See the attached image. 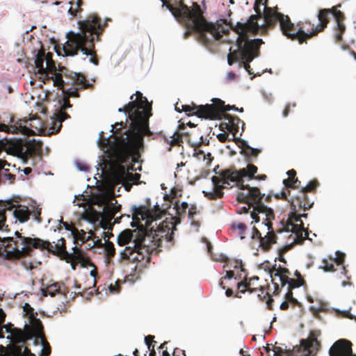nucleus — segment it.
<instances>
[{
	"instance_id": "1",
	"label": "nucleus",
	"mask_w": 356,
	"mask_h": 356,
	"mask_svg": "<svg viewBox=\"0 0 356 356\" xmlns=\"http://www.w3.org/2000/svg\"><path fill=\"white\" fill-rule=\"evenodd\" d=\"M161 1L163 2V6H165L187 29L184 33L185 39L188 38L192 33H195L197 34V40L208 47L211 45L212 39L219 40L222 37V34H227L229 32V30L224 29L222 24L219 22H207L197 3H195L191 10L184 3L183 0Z\"/></svg>"
},
{
	"instance_id": "2",
	"label": "nucleus",
	"mask_w": 356,
	"mask_h": 356,
	"mask_svg": "<svg viewBox=\"0 0 356 356\" xmlns=\"http://www.w3.org/2000/svg\"><path fill=\"white\" fill-rule=\"evenodd\" d=\"M157 220H152L147 223V227L140 225L138 236L135 239L134 248L126 247L121 252L122 259L132 262H138L145 266L150 262L151 253L160 245L161 238H165L167 241L173 239V232L170 224L167 222L157 224Z\"/></svg>"
},
{
	"instance_id": "3",
	"label": "nucleus",
	"mask_w": 356,
	"mask_h": 356,
	"mask_svg": "<svg viewBox=\"0 0 356 356\" xmlns=\"http://www.w3.org/2000/svg\"><path fill=\"white\" fill-rule=\"evenodd\" d=\"M144 148V139L141 144H136L125 136L118 138V143L112 151H109L108 157L112 163V177L116 184H124V181L134 184H139L140 175L132 173L135 171L134 163L138 162L140 156V151Z\"/></svg>"
},
{
	"instance_id": "4",
	"label": "nucleus",
	"mask_w": 356,
	"mask_h": 356,
	"mask_svg": "<svg viewBox=\"0 0 356 356\" xmlns=\"http://www.w3.org/2000/svg\"><path fill=\"white\" fill-rule=\"evenodd\" d=\"M80 33H69L68 40L63 46L65 56H74L79 51L86 56H90V62L95 65L99 64V59L95 51V37L99 39L102 33L105 24L102 23L101 18L97 14H91L84 20L78 22Z\"/></svg>"
},
{
	"instance_id": "5",
	"label": "nucleus",
	"mask_w": 356,
	"mask_h": 356,
	"mask_svg": "<svg viewBox=\"0 0 356 356\" xmlns=\"http://www.w3.org/2000/svg\"><path fill=\"white\" fill-rule=\"evenodd\" d=\"M134 95L131 96V102H129V106L134 108V112L131 114L133 118H131L132 123L130 129L126 131L124 136L127 141H129V138L134 144L136 143L141 144V140L145 136L152 134L149 128V118L152 115V105L140 91L136 92L135 100H133Z\"/></svg>"
},
{
	"instance_id": "6",
	"label": "nucleus",
	"mask_w": 356,
	"mask_h": 356,
	"mask_svg": "<svg viewBox=\"0 0 356 356\" xmlns=\"http://www.w3.org/2000/svg\"><path fill=\"white\" fill-rule=\"evenodd\" d=\"M15 236L19 239L14 240L13 237L0 238V257L8 260H18L29 256L33 248H45L51 246L50 242L39 238L22 236L18 232Z\"/></svg>"
},
{
	"instance_id": "7",
	"label": "nucleus",
	"mask_w": 356,
	"mask_h": 356,
	"mask_svg": "<svg viewBox=\"0 0 356 356\" xmlns=\"http://www.w3.org/2000/svg\"><path fill=\"white\" fill-rule=\"evenodd\" d=\"M277 8H266L264 11V19L265 23L261 25V35H266L268 29H274L279 22L280 29L282 34L288 39L298 40L299 44H302L307 40V33L304 27L296 29L294 24L288 15L279 13Z\"/></svg>"
},
{
	"instance_id": "8",
	"label": "nucleus",
	"mask_w": 356,
	"mask_h": 356,
	"mask_svg": "<svg viewBox=\"0 0 356 356\" xmlns=\"http://www.w3.org/2000/svg\"><path fill=\"white\" fill-rule=\"evenodd\" d=\"M244 170H237L235 168L221 170L218 176L212 177L213 191L204 192L205 197L210 200L220 199L223 197L224 188L236 186L241 189V186L244 185Z\"/></svg>"
},
{
	"instance_id": "9",
	"label": "nucleus",
	"mask_w": 356,
	"mask_h": 356,
	"mask_svg": "<svg viewBox=\"0 0 356 356\" xmlns=\"http://www.w3.org/2000/svg\"><path fill=\"white\" fill-rule=\"evenodd\" d=\"M42 143L33 139H5L2 141L0 147L8 154L17 156L24 162L29 159L40 156L42 152Z\"/></svg>"
},
{
	"instance_id": "10",
	"label": "nucleus",
	"mask_w": 356,
	"mask_h": 356,
	"mask_svg": "<svg viewBox=\"0 0 356 356\" xmlns=\"http://www.w3.org/2000/svg\"><path fill=\"white\" fill-rule=\"evenodd\" d=\"M53 54L51 53H47L46 56V65L44 67L45 72L44 74L46 76L49 73L53 76L51 79L54 81V85L57 87H63L64 81L63 76H65L66 78H70L73 85L80 86L81 89H88L92 87V84L89 83L86 76L80 73L70 72L65 67L59 68V72H56V67L54 61L52 59Z\"/></svg>"
},
{
	"instance_id": "11",
	"label": "nucleus",
	"mask_w": 356,
	"mask_h": 356,
	"mask_svg": "<svg viewBox=\"0 0 356 356\" xmlns=\"http://www.w3.org/2000/svg\"><path fill=\"white\" fill-rule=\"evenodd\" d=\"M262 39L249 40L243 36H238L236 38L237 48L241 49V59L243 67L249 74H253L250 63L259 55L261 44H264Z\"/></svg>"
},
{
	"instance_id": "12",
	"label": "nucleus",
	"mask_w": 356,
	"mask_h": 356,
	"mask_svg": "<svg viewBox=\"0 0 356 356\" xmlns=\"http://www.w3.org/2000/svg\"><path fill=\"white\" fill-rule=\"evenodd\" d=\"M320 346L316 338L310 337L307 339H302L300 345L294 346L292 350L274 346L273 351L274 356H315Z\"/></svg>"
},
{
	"instance_id": "13",
	"label": "nucleus",
	"mask_w": 356,
	"mask_h": 356,
	"mask_svg": "<svg viewBox=\"0 0 356 356\" xmlns=\"http://www.w3.org/2000/svg\"><path fill=\"white\" fill-rule=\"evenodd\" d=\"M213 104L197 105L194 102L191 104H181V110L188 115H195L200 118L214 120H217L221 111L222 102L220 99H213Z\"/></svg>"
},
{
	"instance_id": "14",
	"label": "nucleus",
	"mask_w": 356,
	"mask_h": 356,
	"mask_svg": "<svg viewBox=\"0 0 356 356\" xmlns=\"http://www.w3.org/2000/svg\"><path fill=\"white\" fill-rule=\"evenodd\" d=\"M261 6L254 2V10L256 15H250L245 22H237L235 26H232V29L238 35V36L248 38V33L253 35L259 33L261 34V25L260 26L258 23L259 19L264 18V13L261 12Z\"/></svg>"
},
{
	"instance_id": "15",
	"label": "nucleus",
	"mask_w": 356,
	"mask_h": 356,
	"mask_svg": "<svg viewBox=\"0 0 356 356\" xmlns=\"http://www.w3.org/2000/svg\"><path fill=\"white\" fill-rule=\"evenodd\" d=\"M241 191L237 193L236 200L246 204L249 207H252L261 204V200L264 195H262L260 190L257 187H250L249 185L241 186Z\"/></svg>"
},
{
	"instance_id": "16",
	"label": "nucleus",
	"mask_w": 356,
	"mask_h": 356,
	"mask_svg": "<svg viewBox=\"0 0 356 356\" xmlns=\"http://www.w3.org/2000/svg\"><path fill=\"white\" fill-rule=\"evenodd\" d=\"M319 182L317 179H314L310 181L308 184L305 186H302L300 191L298 192V194L293 197L295 198V202H293L297 206L300 207H303L304 211H307L312 207L314 204L313 201H310L307 196V193H316V188L318 186Z\"/></svg>"
},
{
	"instance_id": "17",
	"label": "nucleus",
	"mask_w": 356,
	"mask_h": 356,
	"mask_svg": "<svg viewBox=\"0 0 356 356\" xmlns=\"http://www.w3.org/2000/svg\"><path fill=\"white\" fill-rule=\"evenodd\" d=\"M126 122H128V120H126ZM126 126H127V122H115L114 125H112V129L111 131L113 132V134L115 135V141L111 140V136H109L108 138H105L104 136V132L102 131L99 134V138L98 140L99 146L101 147L102 148L108 147V151H112L115 148V147L118 143V138L119 137L125 136L126 131H127V129L124 133H122L121 130L122 129L125 128ZM129 127H131V125L129 126ZM130 128H129L128 130Z\"/></svg>"
},
{
	"instance_id": "18",
	"label": "nucleus",
	"mask_w": 356,
	"mask_h": 356,
	"mask_svg": "<svg viewBox=\"0 0 356 356\" xmlns=\"http://www.w3.org/2000/svg\"><path fill=\"white\" fill-rule=\"evenodd\" d=\"M251 217L256 222L262 220V223L268 227L272 229V220L275 218L273 210L267 207L263 203L254 207L251 211Z\"/></svg>"
},
{
	"instance_id": "19",
	"label": "nucleus",
	"mask_w": 356,
	"mask_h": 356,
	"mask_svg": "<svg viewBox=\"0 0 356 356\" xmlns=\"http://www.w3.org/2000/svg\"><path fill=\"white\" fill-rule=\"evenodd\" d=\"M11 124L10 125L6 124H0V131H5L6 133L11 134H21L24 136H33L35 135V131L31 129H29L25 124L27 121L26 120H19L16 122L14 123V120L11 118Z\"/></svg>"
},
{
	"instance_id": "20",
	"label": "nucleus",
	"mask_w": 356,
	"mask_h": 356,
	"mask_svg": "<svg viewBox=\"0 0 356 356\" xmlns=\"http://www.w3.org/2000/svg\"><path fill=\"white\" fill-rule=\"evenodd\" d=\"M330 356H356L353 353L352 343L344 339L336 341L329 350Z\"/></svg>"
},
{
	"instance_id": "21",
	"label": "nucleus",
	"mask_w": 356,
	"mask_h": 356,
	"mask_svg": "<svg viewBox=\"0 0 356 356\" xmlns=\"http://www.w3.org/2000/svg\"><path fill=\"white\" fill-rule=\"evenodd\" d=\"M270 274L271 277V281L274 286V294L279 293L278 282H276V277H279V282H280L281 287H284L286 285V282L289 281V275L291 274L289 270L286 268H282L279 266L277 268L273 266L270 270Z\"/></svg>"
},
{
	"instance_id": "22",
	"label": "nucleus",
	"mask_w": 356,
	"mask_h": 356,
	"mask_svg": "<svg viewBox=\"0 0 356 356\" xmlns=\"http://www.w3.org/2000/svg\"><path fill=\"white\" fill-rule=\"evenodd\" d=\"M331 14V10L329 8L321 9L318 14V19L319 24L312 27V31L307 33V39H310L314 35H316L318 33L323 31L327 26L330 20L328 15Z\"/></svg>"
},
{
	"instance_id": "23",
	"label": "nucleus",
	"mask_w": 356,
	"mask_h": 356,
	"mask_svg": "<svg viewBox=\"0 0 356 356\" xmlns=\"http://www.w3.org/2000/svg\"><path fill=\"white\" fill-rule=\"evenodd\" d=\"M131 210L133 211L132 213V219L134 222L131 223L132 226H134V223H139L140 220H145V225L144 227H147V223L150 222L152 220H154L149 210L145 206H132Z\"/></svg>"
},
{
	"instance_id": "24",
	"label": "nucleus",
	"mask_w": 356,
	"mask_h": 356,
	"mask_svg": "<svg viewBox=\"0 0 356 356\" xmlns=\"http://www.w3.org/2000/svg\"><path fill=\"white\" fill-rule=\"evenodd\" d=\"M268 232L264 236H261L259 241V247L264 252H268L273 244L277 243V236L272 227V229H268Z\"/></svg>"
},
{
	"instance_id": "25",
	"label": "nucleus",
	"mask_w": 356,
	"mask_h": 356,
	"mask_svg": "<svg viewBox=\"0 0 356 356\" xmlns=\"http://www.w3.org/2000/svg\"><path fill=\"white\" fill-rule=\"evenodd\" d=\"M140 225L138 226V230H131V229H125L123 232H122L119 236H118V244L120 246L125 245L127 244H129L131 241L133 240V244L135 245V239L138 236V232H139ZM131 248H134L130 246Z\"/></svg>"
},
{
	"instance_id": "26",
	"label": "nucleus",
	"mask_w": 356,
	"mask_h": 356,
	"mask_svg": "<svg viewBox=\"0 0 356 356\" xmlns=\"http://www.w3.org/2000/svg\"><path fill=\"white\" fill-rule=\"evenodd\" d=\"M12 213L16 220H18L21 223L28 221L30 218L31 212L28 207L23 205L15 206L12 203Z\"/></svg>"
},
{
	"instance_id": "27",
	"label": "nucleus",
	"mask_w": 356,
	"mask_h": 356,
	"mask_svg": "<svg viewBox=\"0 0 356 356\" xmlns=\"http://www.w3.org/2000/svg\"><path fill=\"white\" fill-rule=\"evenodd\" d=\"M67 293L68 291L65 289H62L60 284L58 282H54L48 285L46 288L42 289V294L43 296H47L49 295L51 297H54L56 293H60L66 296Z\"/></svg>"
},
{
	"instance_id": "28",
	"label": "nucleus",
	"mask_w": 356,
	"mask_h": 356,
	"mask_svg": "<svg viewBox=\"0 0 356 356\" xmlns=\"http://www.w3.org/2000/svg\"><path fill=\"white\" fill-rule=\"evenodd\" d=\"M200 140L201 141L198 143V146L194 149V156H196L197 159L202 160L203 161H204L206 165H209L211 161H213V157L211 156V154L210 152L205 154L203 150L200 149L199 147L204 143L202 136H201Z\"/></svg>"
},
{
	"instance_id": "29",
	"label": "nucleus",
	"mask_w": 356,
	"mask_h": 356,
	"mask_svg": "<svg viewBox=\"0 0 356 356\" xmlns=\"http://www.w3.org/2000/svg\"><path fill=\"white\" fill-rule=\"evenodd\" d=\"M293 202H295V198L291 197V211L289 214V220L291 222H300V227H303V222H302V220H301V216H300V214L298 213V210L301 209H303V207H300L299 206H298V205L296 206V204H295V206H293V204H294Z\"/></svg>"
},
{
	"instance_id": "30",
	"label": "nucleus",
	"mask_w": 356,
	"mask_h": 356,
	"mask_svg": "<svg viewBox=\"0 0 356 356\" xmlns=\"http://www.w3.org/2000/svg\"><path fill=\"white\" fill-rule=\"evenodd\" d=\"M69 118H70V116L65 112V110L59 108V110L56 111L54 113L53 122L54 126H57L56 133H58L62 127V122Z\"/></svg>"
},
{
	"instance_id": "31",
	"label": "nucleus",
	"mask_w": 356,
	"mask_h": 356,
	"mask_svg": "<svg viewBox=\"0 0 356 356\" xmlns=\"http://www.w3.org/2000/svg\"><path fill=\"white\" fill-rule=\"evenodd\" d=\"M225 120L228 121V124H229V132L232 133L233 137H235V134L238 131L239 123L241 122V119L238 116H233L230 114L224 115Z\"/></svg>"
},
{
	"instance_id": "32",
	"label": "nucleus",
	"mask_w": 356,
	"mask_h": 356,
	"mask_svg": "<svg viewBox=\"0 0 356 356\" xmlns=\"http://www.w3.org/2000/svg\"><path fill=\"white\" fill-rule=\"evenodd\" d=\"M51 246L45 248H40V250H47L49 252H51L54 255H60L63 250L66 249L65 247V239L60 238L58 240L57 243L53 245L50 243Z\"/></svg>"
},
{
	"instance_id": "33",
	"label": "nucleus",
	"mask_w": 356,
	"mask_h": 356,
	"mask_svg": "<svg viewBox=\"0 0 356 356\" xmlns=\"http://www.w3.org/2000/svg\"><path fill=\"white\" fill-rule=\"evenodd\" d=\"M293 229H295L296 237L293 242L296 244H302L305 239L309 238L308 230H303V227H298V225H293Z\"/></svg>"
},
{
	"instance_id": "34",
	"label": "nucleus",
	"mask_w": 356,
	"mask_h": 356,
	"mask_svg": "<svg viewBox=\"0 0 356 356\" xmlns=\"http://www.w3.org/2000/svg\"><path fill=\"white\" fill-rule=\"evenodd\" d=\"M47 54L44 52L43 49L39 50L36 54V58L35 60V65L38 69V73L40 74H44L45 72V69L44 67L43 63L44 60H46Z\"/></svg>"
},
{
	"instance_id": "35",
	"label": "nucleus",
	"mask_w": 356,
	"mask_h": 356,
	"mask_svg": "<svg viewBox=\"0 0 356 356\" xmlns=\"http://www.w3.org/2000/svg\"><path fill=\"white\" fill-rule=\"evenodd\" d=\"M88 234L90 235L86 237V232L84 230H79L77 228H74L72 230V235L74 238V243H76L78 241H81L82 243H84L86 241L90 240L92 236L94 235V232L92 231H90Z\"/></svg>"
},
{
	"instance_id": "36",
	"label": "nucleus",
	"mask_w": 356,
	"mask_h": 356,
	"mask_svg": "<svg viewBox=\"0 0 356 356\" xmlns=\"http://www.w3.org/2000/svg\"><path fill=\"white\" fill-rule=\"evenodd\" d=\"M11 204L12 202L10 201L0 202V229L4 226L6 220V211H12L13 206Z\"/></svg>"
},
{
	"instance_id": "37",
	"label": "nucleus",
	"mask_w": 356,
	"mask_h": 356,
	"mask_svg": "<svg viewBox=\"0 0 356 356\" xmlns=\"http://www.w3.org/2000/svg\"><path fill=\"white\" fill-rule=\"evenodd\" d=\"M70 7L68 10V13L72 16L76 17L79 13H81L83 10L81 6L83 5L82 0H71L70 1Z\"/></svg>"
},
{
	"instance_id": "38",
	"label": "nucleus",
	"mask_w": 356,
	"mask_h": 356,
	"mask_svg": "<svg viewBox=\"0 0 356 356\" xmlns=\"http://www.w3.org/2000/svg\"><path fill=\"white\" fill-rule=\"evenodd\" d=\"M115 204L113 203L106 205L103 209L104 218L109 221L114 218L115 216L118 213V210H115Z\"/></svg>"
},
{
	"instance_id": "39",
	"label": "nucleus",
	"mask_w": 356,
	"mask_h": 356,
	"mask_svg": "<svg viewBox=\"0 0 356 356\" xmlns=\"http://www.w3.org/2000/svg\"><path fill=\"white\" fill-rule=\"evenodd\" d=\"M30 323L35 334H40L43 333L42 323L39 318H36L35 316L30 318Z\"/></svg>"
},
{
	"instance_id": "40",
	"label": "nucleus",
	"mask_w": 356,
	"mask_h": 356,
	"mask_svg": "<svg viewBox=\"0 0 356 356\" xmlns=\"http://www.w3.org/2000/svg\"><path fill=\"white\" fill-rule=\"evenodd\" d=\"M241 143L243 145L241 147V149H242L241 153H244L246 156H257V155L259 154V152H260L259 149L250 147L244 141H242Z\"/></svg>"
},
{
	"instance_id": "41",
	"label": "nucleus",
	"mask_w": 356,
	"mask_h": 356,
	"mask_svg": "<svg viewBox=\"0 0 356 356\" xmlns=\"http://www.w3.org/2000/svg\"><path fill=\"white\" fill-rule=\"evenodd\" d=\"M10 334H11L13 340L16 342H22L25 340V333L19 328H13Z\"/></svg>"
},
{
	"instance_id": "42",
	"label": "nucleus",
	"mask_w": 356,
	"mask_h": 356,
	"mask_svg": "<svg viewBox=\"0 0 356 356\" xmlns=\"http://www.w3.org/2000/svg\"><path fill=\"white\" fill-rule=\"evenodd\" d=\"M72 249L74 250L73 254L67 252L65 249V250H63V252L60 253V255L58 256L60 257L61 259H66L67 262L70 260H74L76 258V254H80L81 251L77 248L76 246H74Z\"/></svg>"
},
{
	"instance_id": "43",
	"label": "nucleus",
	"mask_w": 356,
	"mask_h": 356,
	"mask_svg": "<svg viewBox=\"0 0 356 356\" xmlns=\"http://www.w3.org/2000/svg\"><path fill=\"white\" fill-rule=\"evenodd\" d=\"M304 279H292L289 277V281L286 282L287 290L293 291L296 288H298L305 284Z\"/></svg>"
},
{
	"instance_id": "44",
	"label": "nucleus",
	"mask_w": 356,
	"mask_h": 356,
	"mask_svg": "<svg viewBox=\"0 0 356 356\" xmlns=\"http://www.w3.org/2000/svg\"><path fill=\"white\" fill-rule=\"evenodd\" d=\"M245 170L244 177H248V179H253L255 177V174L257 172V167L253 164H248L246 168H242Z\"/></svg>"
},
{
	"instance_id": "45",
	"label": "nucleus",
	"mask_w": 356,
	"mask_h": 356,
	"mask_svg": "<svg viewBox=\"0 0 356 356\" xmlns=\"http://www.w3.org/2000/svg\"><path fill=\"white\" fill-rule=\"evenodd\" d=\"M288 178L283 180V184L286 188V189L288 191L289 193H290V190H289V186H290V184L293 182L295 179H298L296 177V171L293 169L289 170L287 172Z\"/></svg>"
},
{
	"instance_id": "46",
	"label": "nucleus",
	"mask_w": 356,
	"mask_h": 356,
	"mask_svg": "<svg viewBox=\"0 0 356 356\" xmlns=\"http://www.w3.org/2000/svg\"><path fill=\"white\" fill-rule=\"evenodd\" d=\"M0 180L8 181L9 184H13L15 180V175L10 173L8 169L3 170L0 172Z\"/></svg>"
},
{
	"instance_id": "47",
	"label": "nucleus",
	"mask_w": 356,
	"mask_h": 356,
	"mask_svg": "<svg viewBox=\"0 0 356 356\" xmlns=\"http://www.w3.org/2000/svg\"><path fill=\"white\" fill-rule=\"evenodd\" d=\"M65 82L63 83V87L60 88L58 87L60 89H62L63 92L65 93V96L68 97L69 99L70 97H79V94L78 92V89L76 88H70L69 89L65 90L64 89Z\"/></svg>"
},
{
	"instance_id": "48",
	"label": "nucleus",
	"mask_w": 356,
	"mask_h": 356,
	"mask_svg": "<svg viewBox=\"0 0 356 356\" xmlns=\"http://www.w3.org/2000/svg\"><path fill=\"white\" fill-rule=\"evenodd\" d=\"M239 58H241V49L238 48L237 50H235L228 54L227 63L229 65H232L234 61L238 60Z\"/></svg>"
},
{
	"instance_id": "49",
	"label": "nucleus",
	"mask_w": 356,
	"mask_h": 356,
	"mask_svg": "<svg viewBox=\"0 0 356 356\" xmlns=\"http://www.w3.org/2000/svg\"><path fill=\"white\" fill-rule=\"evenodd\" d=\"M346 30V26L343 22H337V29L335 33V40L340 42L342 40V35Z\"/></svg>"
},
{
	"instance_id": "50",
	"label": "nucleus",
	"mask_w": 356,
	"mask_h": 356,
	"mask_svg": "<svg viewBox=\"0 0 356 356\" xmlns=\"http://www.w3.org/2000/svg\"><path fill=\"white\" fill-rule=\"evenodd\" d=\"M232 228L238 230V234L240 235V237L241 239L245 238L244 234L248 228L245 223H243V222L234 223L232 225Z\"/></svg>"
},
{
	"instance_id": "51",
	"label": "nucleus",
	"mask_w": 356,
	"mask_h": 356,
	"mask_svg": "<svg viewBox=\"0 0 356 356\" xmlns=\"http://www.w3.org/2000/svg\"><path fill=\"white\" fill-rule=\"evenodd\" d=\"M220 101L222 102L221 106V111L220 113L219 116L217 118V119H221L222 117H224V115H225V112L227 111H229L231 109L233 110H238V108H236L234 105L230 106V105H225V102L220 99Z\"/></svg>"
},
{
	"instance_id": "52",
	"label": "nucleus",
	"mask_w": 356,
	"mask_h": 356,
	"mask_svg": "<svg viewBox=\"0 0 356 356\" xmlns=\"http://www.w3.org/2000/svg\"><path fill=\"white\" fill-rule=\"evenodd\" d=\"M118 112H120V113L123 112L125 114H128V118L131 120V124L132 123L131 118H133L131 116V114H133V112H134V108H132V106H129V102L127 105H125L124 107L120 108L118 109Z\"/></svg>"
},
{
	"instance_id": "53",
	"label": "nucleus",
	"mask_w": 356,
	"mask_h": 356,
	"mask_svg": "<svg viewBox=\"0 0 356 356\" xmlns=\"http://www.w3.org/2000/svg\"><path fill=\"white\" fill-rule=\"evenodd\" d=\"M330 10L331 14L333 15L337 22H343L344 19V15L341 11L337 10L336 7H332Z\"/></svg>"
},
{
	"instance_id": "54",
	"label": "nucleus",
	"mask_w": 356,
	"mask_h": 356,
	"mask_svg": "<svg viewBox=\"0 0 356 356\" xmlns=\"http://www.w3.org/2000/svg\"><path fill=\"white\" fill-rule=\"evenodd\" d=\"M105 251L106 253V255L108 257H114L115 254V250L114 248V245L111 242H106L105 245Z\"/></svg>"
},
{
	"instance_id": "55",
	"label": "nucleus",
	"mask_w": 356,
	"mask_h": 356,
	"mask_svg": "<svg viewBox=\"0 0 356 356\" xmlns=\"http://www.w3.org/2000/svg\"><path fill=\"white\" fill-rule=\"evenodd\" d=\"M323 263L324 264V266L321 268L323 269L324 271L333 272L335 270L333 261L330 263L326 259H324L323 260Z\"/></svg>"
},
{
	"instance_id": "56",
	"label": "nucleus",
	"mask_w": 356,
	"mask_h": 356,
	"mask_svg": "<svg viewBox=\"0 0 356 356\" xmlns=\"http://www.w3.org/2000/svg\"><path fill=\"white\" fill-rule=\"evenodd\" d=\"M285 300L289 303L292 304L293 306H296L298 305L299 303H298V301L297 300V299H296L295 298H293V291H289L287 290V292L285 295Z\"/></svg>"
},
{
	"instance_id": "57",
	"label": "nucleus",
	"mask_w": 356,
	"mask_h": 356,
	"mask_svg": "<svg viewBox=\"0 0 356 356\" xmlns=\"http://www.w3.org/2000/svg\"><path fill=\"white\" fill-rule=\"evenodd\" d=\"M291 195V192L289 193V192L286 189V191H282V192L279 193H276L275 195V197L276 199H282V200H286L288 201L289 202H291V199L289 200L288 198L289 196H290Z\"/></svg>"
},
{
	"instance_id": "58",
	"label": "nucleus",
	"mask_w": 356,
	"mask_h": 356,
	"mask_svg": "<svg viewBox=\"0 0 356 356\" xmlns=\"http://www.w3.org/2000/svg\"><path fill=\"white\" fill-rule=\"evenodd\" d=\"M181 143H182V136L179 133H175L172 137L170 145H179Z\"/></svg>"
},
{
	"instance_id": "59",
	"label": "nucleus",
	"mask_w": 356,
	"mask_h": 356,
	"mask_svg": "<svg viewBox=\"0 0 356 356\" xmlns=\"http://www.w3.org/2000/svg\"><path fill=\"white\" fill-rule=\"evenodd\" d=\"M292 248V244L286 245L279 249V257L281 261L284 262L283 255Z\"/></svg>"
},
{
	"instance_id": "60",
	"label": "nucleus",
	"mask_w": 356,
	"mask_h": 356,
	"mask_svg": "<svg viewBox=\"0 0 356 356\" xmlns=\"http://www.w3.org/2000/svg\"><path fill=\"white\" fill-rule=\"evenodd\" d=\"M24 311L29 316V318L37 315V313L34 312L33 308H32L29 303H25L24 306Z\"/></svg>"
},
{
	"instance_id": "61",
	"label": "nucleus",
	"mask_w": 356,
	"mask_h": 356,
	"mask_svg": "<svg viewBox=\"0 0 356 356\" xmlns=\"http://www.w3.org/2000/svg\"><path fill=\"white\" fill-rule=\"evenodd\" d=\"M237 286L238 289L243 293H244L246 291H250V292L252 291V290L250 289V284L247 282H238Z\"/></svg>"
},
{
	"instance_id": "62",
	"label": "nucleus",
	"mask_w": 356,
	"mask_h": 356,
	"mask_svg": "<svg viewBox=\"0 0 356 356\" xmlns=\"http://www.w3.org/2000/svg\"><path fill=\"white\" fill-rule=\"evenodd\" d=\"M336 255L337 257L334 259L333 261L335 262L337 265L343 264L345 259V254L337 251L336 252Z\"/></svg>"
},
{
	"instance_id": "63",
	"label": "nucleus",
	"mask_w": 356,
	"mask_h": 356,
	"mask_svg": "<svg viewBox=\"0 0 356 356\" xmlns=\"http://www.w3.org/2000/svg\"><path fill=\"white\" fill-rule=\"evenodd\" d=\"M72 105L70 102V99L66 96H64L63 98V104L60 105V108L63 110H66L67 108H71Z\"/></svg>"
},
{
	"instance_id": "64",
	"label": "nucleus",
	"mask_w": 356,
	"mask_h": 356,
	"mask_svg": "<svg viewBox=\"0 0 356 356\" xmlns=\"http://www.w3.org/2000/svg\"><path fill=\"white\" fill-rule=\"evenodd\" d=\"M154 337L152 335H147L145 338V341L146 345L147 346L148 350H150V348L155 343L156 341H154Z\"/></svg>"
}]
</instances>
